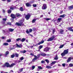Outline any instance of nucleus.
<instances>
[{
	"label": "nucleus",
	"instance_id": "28",
	"mask_svg": "<svg viewBox=\"0 0 73 73\" xmlns=\"http://www.w3.org/2000/svg\"><path fill=\"white\" fill-rule=\"evenodd\" d=\"M37 19H33L32 21V23H35V22H36V20Z\"/></svg>",
	"mask_w": 73,
	"mask_h": 73
},
{
	"label": "nucleus",
	"instance_id": "9",
	"mask_svg": "<svg viewBox=\"0 0 73 73\" xmlns=\"http://www.w3.org/2000/svg\"><path fill=\"white\" fill-rule=\"evenodd\" d=\"M10 17H11L12 19H16V17L15 15L12 14H11Z\"/></svg>",
	"mask_w": 73,
	"mask_h": 73
},
{
	"label": "nucleus",
	"instance_id": "27",
	"mask_svg": "<svg viewBox=\"0 0 73 73\" xmlns=\"http://www.w3.org/2000/svg\"><path fill=\"white\" fill-rule=\"evenodd\" d=\"M9 54V52L8 51H6V54L5 55V57H7V56Z\"/></svg>",
	"mask_w": 73,
	"mask_h": 73
},
{
	"label": "nucleus",
	"instance_id": "8",
	"mask_svg": "<svg viewBox=\"0 0 73 73\" xmlns=\"http://www.w3.org/2000/svg\"><path fill=\"white\" fill-rule=\"evenodd\" d=\"M50 49V48L49 47H46L44 50V52H48L49 51V50Z\"/></svg>",
	"mask_w": 73,
	"mask_h": 73
},
{
	"label": "nucleus",
	"instance_id": "38",
	"mask_svg": "<svg viewBox=\"0 0 73 73\" xmlns=\"http://www.w3.org/2000/svg\"><path fill=\"white\" fill-rule=\"evenodd\" d=\"M16 40L17 41H21V38H18Z\"/></svg>",
	"mask_w": 73,
	"mask_h": 73
},
{
	"label": "nucleus",
	"instance_id": "57",
	"mask_svg": "<svg viewBox=\"0 0 73 73\" xmlns=\"http://www.w3.org/2000/svg\"><path fill=\"white\" fill-rule=\"evenodd\" d=\"M12 72L13 73V70H11L10 72L9 73H11Z\"/></svg>",
	"mask_w": 73,
	"mask_h": 73
},
{
	"label": "nucleus",
	"instance_id": "34",
	"mask_svg": "<svg viewBox=\"0 0 73 73\" xmlns=\"http://www.w3.org/2000/svg\"><path fill=\"white\" fill-rule=\"evenodd\" d=\"M69 66L70 67H73V64L72 63H70L69 64Z\"/></svg>",
	"mask_w": 73,
	"mask_h": 73
},
{
	"label": "nucleus",
	"instance_id": "62",
	"mask_svg": "<svg viewBox=\"0 0 73 73\" xmlns=\"http://www.w3.org/2000/svg\"><path fill=\"white\" fill-rule=\"evenodd\" d=\"M2 24H5V22L3 21L2 22Z\"/></svg>",
	"mask_w": 73,
	"mask_h": 73
},
{
	"label": "nucleus",
	"instance_id": "19",
	"mask_svg": "<svg viewBox=\"0 0 73 73\" xmlns=\"http://www.w3.org/2000/svg\"><path fill=\"white\" fill-rule=\"evenodd\" d=\"M62 19V18H58V20L57 21V23H60V21Z\"/></svg>",
	"mask_w": 73,
	"mask_h": 73
},
{
	"label": "nucleus",
	"instance_id": "35",
	"mask_svg": "<svg viewBox=\"0 0 73 73\" xmlns=\"http://www.w3.org/2000/svg\"><path fill=\"white\" fill-rule=\"evenodd\" d=\"M9 30L10 32H13V31H14V29H9Z\"/></svg>",
	"mask_w": 73,
	"mask_h": 73
},
{
	"label": "nucleus",
	"instance_id": "47",
	"mask_svg": "<svg viewBox=\"0 0 73 73\" xmlns=\"http://www.w3.org/2000/svg\"><path fill=\"white\" fill-rule=\"evenodd\" d=\"M66 65V64L65 63H63L62 64V66L63 67H65V65Z\"/></svg>",
	"mask_w": 73,
	"mask_h": 73
},
{
	"label": "nucleus",
	"instance_id": "59",
	"mask_svg": "<svg viewBox=\"0 0 73 73\" xmlns=\"http://www.w3.org/2000/svg\"><path fill=\"white\" fill-rule=\"evenodd\" d=\"M1 38L2 39H5V37H2Z\"/></svg>",
	"mask_w": 73,
	"mask_h": 73
},
{
	"label": "nucleus",
	"instance_id": "20",
	"mask_svg": "<svg viewBox=\"0 0 73 73\" xmlns=\"http://www.w3.org/2000/svg\"><path fill=\"white\" fill-rule=\"evenodd\" d=\"M20 52L21 53H25L27 52V51H26V50L21 51Z\"/></svg>",
	"mask_w": 73,
	"mask_h": 73
},
{
	"label": "nucleus",
	"instance_id": "32",
	"mask_svg": "<svg viewBox=\"0 0 73 73\" xmlns=\"http://www.w3.org/2000/svg\"><path fill=\"white\" fill-rule=\"evenodd\" d=\"M45 61L47 62L48 64H49V60H48V59H45Z\"/></svg>",
	"mask_w": 73,
	"mask_h": 73
},
{
	"label": "nucleus",
	"instance_id": "43",
	"mask_svg": "<svg viewBox=\"0 0 73 73\" xmlns=\"http://www.w3.org/2000/svg\"><path fill=\"white\" fill-rule=\"evenodd\" d=\"M38 68L39 69H42V68L41 66H38Z\"/></svg>",
	"mask_w": 73,
	"mask_h": 73
},
{
	"label": "nucleus",
	"instance_id": "17",
	"mask_svg": "<svg viewBox=\"0 0 73 73\" xmlns=\"http://www.w3.org/2000/svg\"><path fill=\"white\" fill-rule=\"evenodd\" d=\"M26 40V39L24 38H23L21 39V42H24L25 41V40Z\"/></svg>",
	"mask_w": 73,
	"mask_h": 73
},
{
	"label": "nucleus",
	"instance_id": "37",
	"mask_svg": "<svg viewBox=\"0 0 73 73\" xmlns=\"http://www.w3.org/2000/svg\"><path fill=\"white\" fill-rule=\"evenodd\" d=\"M64 46V44L63 45H61L59 47V48H63V47Z\"/></svg>",
	"mask_w": 73,
	"mask_h": 73
},
{
	"label": "nucleus",
	"instance_id": "60",
	"mask_svg": "<svg viewBox=\"0 0 73 73\" xmlns=\"http://www.w3.org/2000/svg\"><path fill=\"white\" fill-rule=\"evenodd\" d=\"M52 70L50 71H48V73H52Z\"/></svg>",
	"mask_w": 73,
	"mask_h": 73
},
{
	"label": "nucleus",
	"instance_id": "23",
	"mask_svg": "<svg viewBox=\"0 0 73 73\" xmlns=\"http://www.w3.org/2000/svg\"><path fill=\"white\" fill-rule=\"evenodd\" d=\"M66 16L65 14H64L60 16V17H63V18L65 17Z\"/></svg>",
	"mask_w": 73,
	"mask_h": 73
},
{
	"label": "nucleus",
	"instance_id": "51",
	"mask_svg": "<svg viewBox=\"0 0 73 73\" xmlns=\"http://www.w3.org/2000/svg\"><path fill=\"white\" fill-rule=\"evenodd\" d=\"M16 45V47H17V48H19V45L17 43Z\"/></svg>",
	"mask_w": 73,
	"mask_h": 73
},
{
	"label": "nucleus",
	"instance_id": "14",
	"mask_svg": "<svg viewBox=\"0 0 73 73\" xmlns=\"http://www.w3.org/2000/svg\"><path fill=\"white\" fill-rule=\"evenodd\" d=\"M64 30H63L62 29H61L59 31V32L60 33V34H62L64 33Z\"/></svg>",
	"mask_w": 73,
	"mask_h": 73
},
{
	"label": "nucleus",
	"instance_id": "39",
	"mask_svg": "<svg viewBox=\"0 0 73 73\" xmlns=\"http://www.w3.org/2000/svg\"><path fill=\"white\" fill-rule=\"evenodd\" d=\"M43 47V46H42V45H40L39 46V49H42V48Z\"/></svg>",
	"mask_w": 73,
	"mask_h": 73
},
{
	"label": "nucleus",
	"instance_id": "12",
	"mask_svg": "<svg viewBox=\"0 0 73 73\" xmlns=\"http://www.w3.org/2000/svg\"><path fill=\"white\" fill-rule=\"evenodd\" d=\"M25 4L26 7H31L32 6L31 4L29 3H26Z\"/></svg>",
	"mask_w": 73,
	"mask_h": 73
},
{
	"label": "nucleus",
	"instance_id": "44",
	"mask_svg": "<svg viewBox=\"0 0 73 73\" xmlns=\"http://www.w3.org/2000/svg\"><path fill=\"white\" fill-rule=\"evenodd\" d=\"M35 68V66H32V70H33V69H34Z\"/></svg>",
	"mask_w": 73,
	"mask_h": 73
},
{
	"label": "nucleus",
	"instance_id": "48",
	"mask_svg": "<svg viewBox=\"0 0 73 73\" xmlns=\"http://www.w3.org/2000/svg\"><path fill=\"white\" fill-rule=\"evenodd\" d=\"M7 24H8V25H12V24H11V23L10 22L7 23Z\"/></svg>",
	"mask_w": 73,
	"mask_h": 73
},
{
	"label": "nucleus",
	"instance_id": "25",
	"mask_svg": "<svg viewBox=\"0 0 73 73\" xmlns=\"http://www.w3.org/2000/svg\"><path fill=\"white\" fill-rule=\"evenodd\" d=\"M15 56L16 57H19V54L17 53H15Z\"/></svg>",
	"mask_w": 73,
	"mask_h": 73
},
{
	"label": "nucleus",
	"instance_id": "16",
	"mask_svg": "<svg viewBox=\"0 0 73 73\" xmlns=\"http://www.w3.org/2000/svg\"><path fill=\"white\" fill-rule=\"evenodd\" d=\"M67 29H68V31L73 32V29L71 28V27H70L68 28H67Z\"/></svg>",
	"mask_w": 73,
	"mask_h": 73
},
{
	"label": "nucleus",
	"instance_id": "58",
	"mask_svg": "<svg viewBox=\"0 0 73 73\" xmlns=\"http://www.w3.org/2000/svg\"><path fill=\"white\" fill-rule=\"evenodd\" d=\"M18 62L19 63V62H20L21 61V60L20 59H19V60H18Z\"/></svg>",
	"mask_w": 73,
	"mask_h": 73
},
{
	"label": "nucleus",
	"instance_id": "55",
	"mask_svg": "<svg viewBox=\"0 0 73 73\" xmlns=\"http://www.w3.org/2000/svg\"><path fill=\"white\" fill-rule=\"evenodd\" d=\"M2 20L3 21H6L7 20V18H3Z\"/></svg>",
	"mask_w": 73,
	"mask_h": 73
},
{
	"label": "nucleus",
	"instance_id": "61",
	"mask_svg": "<svg viewBox=\"0 0 73 73\" xmlns=\"http://www.w3.org/2000/svg\"><path fill=\"white\" fill-rule=\"evenodd\" d=\"M3 54H0V57H1V56H3Z\"/></svg>",
	"mask_w": 73,
	"mask_h": 73
},
{
	"label": "nucleus",
	"instance_id": "24",
	"mask_svg": "<svg viewBox=\"0 0 73 73\" xmlns=\"http://www.w3.org/2000/svg\"><path fill=\"white\" fill-rule=\"evenodd\" d=\"M46 68H47L48 69H51L52 67L50 66H46Z\"/></svg>",
	"mask_w": 73,
	"mask_h": 73
},
{
	"label": "nucleus",
	"instance_id": "15",
	"mask_svg": "<svg viewBox=\"0 0 73 73\" xmlns=\"http://www.w3.org/2000/svg\"><path fill=\"white\" fill-rule=\"evenodd\" d=\"M72 57L69 58L67 60V62H70V61H71V60H72Z\"/></svg>",
	"mask_w": 73,
	"mask_h": 73
},
{
	"label": "nucleus",
	"instance_id": "26",
	"mask_svg": "<svg viewBox=\"0 0 73 73\" xmlns=\"http://www.w3.org/2000/svg\"><path fill=\"white\" fill-rule=\"evenodd\" d=\"M10 49L12 50V49H14V46H10Z\"/></svg>",
	"mask_w": 73,
	"mask_h": 73
},
{
	"label": "nucleus",
	"instance_id": "3",
	"mask_svg": "<svg viewBox=\"0 0 73 73\" xmlns=\"http://www.w3.org/2000/svg\"><path fill=\"white\" fill-rule=\"evenodd\" d=\"M56 36L55 35H53L51 37L49 38L48 40V41H53L55 39V37Z\"/></svg>",
	"mask_w": 73,
	"mask_h": 73
},
{
	"label": "nucleus",
	"instance_id": "31",
	"mask_svg": "<svg viewBox=\"0 0 73 73\" xmlns=\"http://www.w3.org/2000/svg\"><path fill=\"white\" fill-rule=\"evenodd\" d=\"M3 45L7 46V45H9V44H8V43H4L3 44Z\"/></svg>",
	"mask_w": 73,
	"mask_h": 73
},
{
	"label": "nucleus",
	"instance_id": "5",
	"mask_svg": "<svg viewBox=\"0 0 73 73\" xmlns=\"http://www.w3.org/2000/svg\"><path fill=\"white\" fill-rule=\"evenodd\" d=\"M47 8V6L46 4H44L43 5L42 7V9H46Z\"/></svg>",
	"mask_w": 73,
	"mask_h": 73
},
{
	"label": "nucleus",
	"instance_id": "18",
	"mask_svg": "<svg viewBox=\"0 0 73 73\" xmlns=\"http://www.w3.org/2000/svg\"><path fill=\"white\" fill-rule=\"evenodd\" d=\"M44 40H42L41 42L38 43L37 45H40V44H42L43 43H44Z\"/></svg>",
	"mask_w": 73,
	"mask_h": 73
},
{
	"label": "nucleus",
	"instance_id": "6",
	"mask_svg": "<svg viewBox=\"0 0 73 73\" xmlns=\"http://www.w3.org/2000/svg\"><path fill=\"white\" fill-rule=\"evenodd\" d=\"M59 62V60H56L55 61H54L52 62V63L50 64V66H52L53 64H55V63L57 62Z\"/></svg>",
	"mask_w": 73,
	"mask_h": 73
},
{
	"label": "nucleus",
	"instance_id": "33",
	"mask_svg": "<svg viewBox=\"0 0 73 73\" xmlns=\"http://www.w3.org/2000/svg\"><path fill=\"white\" fill-rule=\"evenodd\" d=\"M7 42H11V39H9L7 40Z\"/></svg>",
	"mask_w": 73,
	"mask_h": 73
},
{
	"label": "nucleus",
	"instance_id": "4",
	"mask_svg": "<svg viewBox=\"0 0 73 73\" xmlns=\"http://www.w3.org/2000/svg\"><path fill=\"white\" fill-rule=\"evenodd\" d=\"M5 66L7 68H8V67L11 68V65L9 64V63L6 62L4 65L2 66V67H5Z\"/></svg>",
	"mask_w": 73,
	"mask_h": 73
},
{
	"label": "nucleus",
	"instance_id": "13",
	"mask_svg": "<svg viewBox=\"0 0 73 73\" xmlns=\"http://www.w3.org/2000/svg\"><path fill=\"white\" fill-rule=\"evenodd\" d=\"M73 9V6L72 5H71L68 8V9L69 11H70V10H72Z\"/></svg>",
	"mask_w": 73,
	"mask_h": 73
},
{
	"label": "nucleus",
	"instance_id": "56",
	"mask_svg": "<svg viewBox=\"0 0 73 73\" xmlns=\"http://www.w3.org/2000/svg\"><path fill=\"white\" fill-rule=\"evenodd\" d=\"M44 62H45V61L44 60H42L41 62V63H42V64H44Z\"/></svg>",
	"mask_w": 73,
	"mask_h": 73
},
{
	"label": "nucleus",
	"instance_id": "49",
	"mask_svg": "<svg viewBox=\"0 0 73 73\" xmlns=\"http://www.w3.org/2000/svg\"><path fill=\"white\" fill-rule=\"evenodd\" d=\"M15 55L14 54L12 55L11 56V58H14V57H15Z\"/></svg>",
	"mask_w": 73,
	"mask_h": 73
},
{
	"label": "nucleus",
	"instance_id": "46",
	"mask_svg": "<svg viewBox=\"0 0 73 73\" xmlns=\"http://www.w3.org/2000/svg\"><path fill=\"white\" fill-rule=\"evenodd\" d=\"M23 47V45L22 44H20L19 45V48H22Z\"/></svg>",
	"mask_w": 73,
	"mask_h": 73
},
{
	"label": "nucleus",
	"instance_id": "42",
	"mask_svg": "<svg viewBox=\"0 0 73 73\" xmlns=\"http://www.w3.org/2000/svg\"><path fill=\"white\" fill-rule=\"evenodd\" d=\"M20 10L21 11H24V9H23V7H21L20 8Z\"/></svg>",
	"mask_w": 73,
	"mask_h": 73
},
{
	"label": "nucleus",
	"instance_id": "41",
	"mask_svg": "<svg viewBox=\"0 0 73 73\" xmlns=\"http://www.w3.org/2000/svg\"><path fill=\"white\" fill-rule=\"evenodd\" d=\"M56 32V29H54L52 30V34H54V32Z\"/></svg>",
	"mask_w": 73,
	"mask_h": 73
},
{
	"label": "nucleus",
	"instance_id": "40",
	"mask_svg": "<svg viewBox=\"0 0 73 73\" xmlns=\"http://www.w3.org/2000/svg\"><path fill=\"white\" fill-rule=\"evenodd\" d=\"M44 20H46V21H48L49 20H50V19L45 18H44Z\"/></svg>",
	"mask_w": 73,
	"mask_h": 73
},
{
	"label": "nucleus",
	"instance_id": "64",
	"mask_svg": "<svg viewBox=\"0 0 73 73\" xmlns=\"http://www.w3.org/2000/svg\"><path fill=\"white\" fill-rule=\"evenodd\" d=\"M3 13H5V10H4L3 9Z\"/></svg>",
	"mask_w": 73,
	"mask_h": 73
},
{
	"label": "nucleus",
	"instance_id": "52",
	"mask_svg": "<svg viewBox=\"0 0 73 73\" xmlns=\"http://www.w3.org/2000/svg\"><path fill=\"white\" fill-rule=\"evenodd\" d=\"M10 9H11V10H13L14 9V7H11L10 8Z\"/></svg>",
	"mask_w": 73,
	"mask_h": 73
},
{
	"label": "nucleus",
	"instance_id": "54",
	"mask_svg": "<svg viewBox=\"0 0 73 73\" xmlns=\"http://www.w3.org/2000/svg\"><path fill=\"white\" fill-rule=\"evenodd\" d=\"M32 31V29H30L29 30V32L31 33Z\"/></svg>",
	"mask_w": 73,
	"mask_h": 73
},
{
	"label": "nucleus",
	"instance_id": "53",
	"mask_svg": "<svg viewBox=\"0 0 73 73\" xmlns=\"http://www.w3.org/2000/svg\"><path fill=\"white\" fill-rule=\"evenodd\" d=\"M29 31H28V30H27L26 31V33H27V34H28V33H29Z\"/></svg>",
	"mask_w": 73,
	"mask_h": 73
},
{
	"label": "nucleus",
	"instance_id": "21",
	"mask_svg": "<svg viewBox=\"0 0 73 73\" xmlns=\"http://www.w3.org/2000/svg\"><path fill=\"white\" fill-rule=\"evenodd\" d=\"M41 55L42 56H43V57H45V56H46V54L44 53H42L41 54Z\"/></svg>",
	"mask_w": 73,
	"mask_h": 73
},
{
	"label": "nucleus",
	"instance_id": "11",
	"mask_svg": "<svg viewBox=\"0 0 73 73\" xmlns=\"http://www.w3.org/2000/svg\"><path fill=\"white\" fill-rule=\"evenodd\" d=\"M15 15V16L17 17V19H18L19 17H21V15L20 14H19V13H17Z\"/></svg>",
	"mask_w": 73,
	"mask_h": 73
},
{
	"label": "nucleus",
	"instance_id": "10",
	"mask_svg": "<svg viewBox=\"0 0 73 73\" xmlns=\"http://www.w3.org/2000/svg\"><path fill=\"white\" fill-rule=\"evenodd\" d=\"M34 57L35 58H34L32 60V61H33V62H35V60H36L38 59V57H37L36 55H35L34 56Z\"/></svg>",
	"mask_w": 73,
	"mask_h": 73
},
{
	"label": "nucleus",
	"instance_id": "1",
	"mask_svg": "<svg viewBox=\"0 0 73 73\" xmlns=\"http://www.w3.org/2000/svg\"><path fill=\"white\" fill-rule=\"evenodd\" d=\"M24 22V21L21 20L19 22V23H16V24L18 26H20V27L24 26V24L23 23V22Z\"/></svg>",
	"mask_w": 73,
	"mask_h": 73
},
{
	"label": "nucleus",
	"instance_id": "22",
	"mask_svg": "<svg viewBox=\"0 0 73 73\" xmlns=\"http://www.w3.org/2000/svg\"><path fill=\"white\" fill-rule=\"evenodd\" d=\"M58 58L57 57V55H56L55 57L54 58V60H58Z\"/></svg>",
	"mask_w": 73,
	"mask_h": 73
},
{
	"label": "nucleus",
	"instance_id": "29",
	"mask_svg": "<svg viewBox=\"0 0 73 73\" xmlns=\"http://www.w3.org/2000/svg\"><path fill=\"white\" fill-rule=\"evenodd\" d=\"M16 65V64L15 63H13L11 64L10 65V67H12V66H14V65Z\"/></svg>",
	"mask_w": 73,
	"mask_h": 73
},
{
	"label": "nucleus",
	"instance_id": "7",
	"mask_svg": "<svg viewBox=\"0 0 73 73\" xmlns=\"http://www.w3.org/2000/svg\"><path fill=\"white\" fill-rule=\"evenodd\" d=\"M30 17L31 15H30L28 14L25 15V17L26 19V20H29Z\"/></svg>",
	"mask_w": 73,
	"mask_h": 73
},
{
	"label": "nucleus",
	"instance_id": "63",
	"mask_svg": "<svg viewBox=\"0 0 73 73\" xmlns=\"http://www.w3.org/2000/svg\"><path fill=\"white\" fill-rule=\"evenodd\" d=\"M7 2L9 3V2H11V0H7Z\"/></svg>",
	"mask_w": 73,
	"mask_h": 73
},
{
	"label": "nucleus",
	"instance_id": "2",
	"mask_svg": "<svg viewBox=\"0 0 73 73\" xmlns=\"http://www.w3.org/2000/svg\"><path fill=\"white\" fill-rule=\"evenodd\" d=\"M68 50L69 49L64 50L63 52L61 53V56H65L66 54H68Z\"/></svg>",
	"mask_w": 73,
	"mask_h": 73
},
{
	"label": "nucleus",
	"instance_id": "50",
	"mask_svg": "<svg viewBox=\"0 0 73 73\" xmlns=\"http://www.w3.org/2000/svg\"><path fill=\"white\" fill-rule=\"evenodd\" d=\"M20 59L21 61H22V60H24V58L23 57H21V58H20Z\"/></svg>",
	"mask_w": 73,
	"mask_h": 73
},
{
	"label": "nucleus",
	"instance_id": "45",
	"mask_svg": "<svg viewBox=\"0 0 73 73\" xmlns=\"http://www.w3.org/2000/svg\"><path fill=\"white\" fill-rule=\"evenodd\" d=\"M33 7H37V5L36 4H33Z\"/></svg>",
	"mask_w": 73,
	"mask_h": 73
},
{
	"label": "nucleus",
	"instance_id": "30",
	"mask_svg": "<svg viewBox=\"0 0 73 73\" xmlns=\"http://www.w3.org/2000/svg\"><path fill=\"white\" fill-rule=\"evenodd\" d=\"M11 12H12V11H11V9L7 11V13H11Z\"/></svg>",
	"mask_w": 73,
	"mask_h": 73
},
{
	"label": "nucleus",
	"instance_id": "36",
	"mask_svg": "<svg viewBox=\"0 0 73 73\" xmlns=\"http://www.w3.org/2000/svg\"><path fill=\"white\" fill-rule=\"evenodd\" d=\"M24 69V68H21L19 69V71L20 72H23V70Z\"/></svg>",
	"mask_w": 73,
	"mask_h": 73
}]
</instances>
